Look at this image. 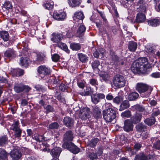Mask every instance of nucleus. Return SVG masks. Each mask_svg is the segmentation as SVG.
Masks as SVG:
<instances>
[{"mask_svg":"<svg viewBox=\"0 0 160 160\" xmlns=\"http://www.w3.org/2000/svg\"><path fill=\"white\" fill-rule=\"evenodd\" d=\"M131 108L133 110H136L137 111L140 112H142L144 110V109L142 107L138 105H134Z\"/></svg>","mask_w":160,"mask_h":160,"instance_id":"43","label":"nucleus"},{"mask_svg":"<svg viewBox=\"0 0 160 160\" xmlns=\"http://www.w3.org/2000/svg\"><path fill=\"white\" fill-rule=\"evenodd\" d=\"M34 138L35 140L39 142H42V146L45 147L43 149V151L44 152L48 151L49 152L50 149L48 148L49 147L48 144H47L45 141L43 142L44 140V138L43 136L36 135L34 136Z\"/></svg>","mask_w":160,"mask_h":160,"instance_id":"8","label":"nucleus"},{"mask_svg":"<svg viewBox=\"0 0 160 160\" xmlns=\"http://www.w3.org/2000/svg\"><path fill=\"white\" fill-rule=\"evenodd\" d=\"M44 108L46 110L47 113L52 112L53 110L52 107L49 105H48L46 107L44 106Z\"/></svg>","mask_w":160,"mask_h":160,"instance_id":"58","label":"nucleus"},{"mask_svg":"<svg viewBox=\"0 0 160 160\" xmlns=\"http://www.w3.org/2000/svg\"><path fill=\"white\" fill-rule=\"evenodd\" d=\"M85 30L86 27L85 26L82 24L80 25L77 30V36L80 37L85 32Z\"/></svg>","mask_w":160,"mask_h":160,"instance_id":"29","label":"nucleus"},{"mask_svg":"<svg viewBox=\"0 0 160 160\" xmlns=\"http://www.w3.org/2000/svg\"><path fill=\"white\" fill-rule=\"evenodd\" d=\"M61 151V148L55 147L52 150L50 153L53 157L57 158L59 157Z\"/></svg>","mask_w":160,"mask_h":160,"instance_id":"17","label":"nucleus"},{"mask_svg":"<svg viewBox=\"0 0 160 160\" xmlns=\"http://www.w3.org/2000/svg\"><path fill=\"white\" fill-rule=\"evenodd\" d=\"M146 51L150 55L153 56V54L154 53V50L152 47L147 46Z\"/></svg>","mask_w":160,"mask_h":160,"instance_id":"52","label":"nucleus"},{"mask_svg":"<svg viewBox=\"0 0 160 160\" xmlns=\"http://www.w3.org/2000/svg\"><path fill=\"white\" fill-rule=\"evenodd\" d=\"M90 113L88 108H83L81 109L79 112V116L82 119H86L89 118Z\"/></svg>","mask_w":160,"mask_h":160,"instance_id":"7","label":"nucleus"},{"mask_svg":"<svg viewBox=\"0 0 160 160\" xmlns=\"http://www.w3.org/2000/svg\"><path fill=\"white\" fill-rule=\"evenodd\" d=\"M3 6L4 8L7 10L11 9L12 7L11 3L8 1H7L5 2L3 4Z\"/></svg>","mask_w":160,"mask_h":160,"instance_id":"50","label":"nucleus"},{"mask_svg":"<svg viewBox=\"0 0 160 160\" xmlns=\"http://www.w3.org/2000/svg\"><path fill=\"white\" fill-rule=\"evenodd\" d=\"M54 3L52 1H47L43 5V7L45 9L48 10L52 9L53 7Z\"/></svg>","mask_w":160,"mask_h":160,"instance_id":"32","label":"nucleus"},{"mask_svg":"<svg viewBox=\"0 0 160 160\" xmlns=\"http://www.w3.org/2000/svg\"><path fill=\"white\" fill-rule=\"evenodd\" d=\"M8 82L7 78L0 76V83H6Z\"/></svg>","mask_w":160,"mask_h":160,"instance_id":"63","label":"nucleus"},{"mask_svg":"<svg viewBox=\"0 0 160 160\" xmlns=\"http://www.w3.org/2000/svg\"><path fill=\"white\" fill-rule=\"evenodd\" d=\"M79 60L82 62H85L88 61V57L85 54L82 53H79L78 54Z\"/></svg>","mask_w":160,"mask_h":160,"instance_id":"36","label":"nucleus"},{"mask_svg":"<svg viewBox=\"0 0 160 160\" xmlns=\"http://www.w3.org/2000/svg\"><path fill=\"white\" fill-rule=\"evenodd\" d=\"M137 60V61H138L139 62V63L140 64H141L143 65H146L147 68V66H148V67L149 66L148 64L147 65L146 64H145L147 62V59L145 57L141 58L138 59V60Z\"/></svg>","mask_w":160,"mask_h":160,"instance_id":"49","label":"nucleus"},{"mask_svg":"<svg viewBox=\"0 0 160 160\" xmlns=\"http://www.w3.org/2000/svg\"><path fill=\"white\" fill-rule=\"evenodd\" d=\"M57 45L60 48L67 52H68V47L65 44L61 42H60L57 44Z\"/></svg>","mask_w":160,"mask_h":160,"instance_id":"44","label":"nucleus"},{"mask_svg":"<svg viewBox=\"0 0 160 160\" xmlns=\"http://www.w3.org/2000/svg\"><path fill=\"white\" fill-rule=\"evenodd\" d=\"M138 94L136 92H133L129 94L128 96V99L130 101L135 100L138 98Z\"/></svg>","mask_w":160,"mask_h":160,"instance_id":"33","label":"nucleus"},{"mask_svg":"<svg viewBox=\"0 0 160 160\" xmlns=\"http://www.w3.org/2000/svg\"><path fill=\"white\" fill-rule=\"evenodd\" d=\"M14 89L16 92L19 93L24 90L23 85L21 83H15Z\"/></svg>","mask_w":160,"mask_h":160,"instance_id":"23","label":"nucleus"},{"mask_svg":"<svg viewBox=\"0 0 160 160\" xmlns=\"http://www.w3.org/2000/svg\"><path fill=\"white\" fill-rule=\"evenodd\" d=\"M51 40L53 42L57 44L63 38L62 34L57 33H53L51 36Z\"/></svg>","mask_w":160,"mask_h":160,"instance_id":"12","label":"nucleus"},{"mask_svg":"<svg viewBox=\"0 0 160 160\" xmlns=\"http://www.w3.org/2000/svg\"><path fill=\"white\" fill-rule=\"evenodd\" d=\"M123 100L121 96H117L114 98L113 99V102L116 104H118L120 103Z\"/></svg>","mask_w":160,"mask_h":160,"instance_id":"48","label":"nucleus"},{"mask_svg":"<svg viewBox=\"0 0 160 160\" xmlns=\"http://www.w3.org/2000/svg\"><path fill=\"white\" fill-rule=\"evenodd\" d=\"M62 147L64 148H67L68 150L74 154H77L80 151V149L72 142L69 143H63Z\"/></svg>","mask_w":160,"mask_h":160,"instance_id":"6","label":"nucleus"},{"mask_svg":"<svg viewBox=\"0 0 160 160\" xmlns=\"http://www.w3.org/2000/svg\"><path fill=\"white\" fill-rule=\"evenodd\" d=\"M103 118L107 122H111L116 116L115 111L110 108L103 110Z\"/></svg>","mask_w":160,"mask_h":160,"instance_id":"4","label":"nucleus"},{"mask_svg":"<svg viewBox=\"0 0 160 160\" xmlns=\"http://www.w3.org/2000/svg\"><path fill=\"white\" fill-rule=\"evenodd\" d=\"M105 95L102 93H96L91 96L92 101L94 104H96L100 102V99L105 98Z\"/></svg>","mask_w":160,"mask_h":160,"instance_id":"11","label":"nucleus"},{"mask_svg":"<svg viewBox=\"0 0 160 160\" xmlns=\"http://www.w3.org/2000/svg\"><path fill=\"white\" fill-rule=\"evenodd\" d=\"M77 83L78 86L80 88H83L84 87V83L82 81L78 82Z\"/></svg>","mask_w":160,"mask_h":160,"instance_id":"64","label":"nucleus"},{"mask_svg":"<svg viewBox=\"0 0 160 160\" xmlns=\"http://www.w3.org/2000/svg\"><path fill=\"white\" fill-rule=\"evenodd\" d=\"M45 57L44 53L38 52L37 54V60L40 62H42Z\"/></svg>","mask_w":160,"mask_h":160,"instance_id":"41","label":"nucleus"},{"mask_svg":"<svg viewBox=\"0 0 160 160\" xmlns=\"http://www.w3.org/2000/svg\"><path fill=\"white\" fill-rule=\"evenodd\" d=\"M4 56L9 58H12L16 56V54L13 49L9 48L5 52Z\"/></svg>","mask_w":160,"mask_h":160,"instance_id":"16","label":"nucleus"},{"mask_svg":"<svg viewBox=\"0 0 160 160\" xmlns=\"http://www.w3.org/2000/svg\"><path fill=\"white\" fill-rule=\"evenodd\" d=\"M0 35L1 38L5 41L8 39L9 34L8 32L6 31H2L0 32Z\"/></svg>","mask_w":160,"mask_h":160,"instance_id":"37","label":"nucleus"},{"mask_svg":"<svg viewBox=\"0 0 160 160\" xmlns=\"http://www.w3.org/2000/svg\"><path fill=\"white\" fill-rule=\"evenodd\" d=\"M73 138L72 132L69 131L64 134L63 138L64 143H69L72 140Z\"/></svg>","mask_w":160,"mask_h":160,"instance_id":"13","label":"nucleus"},{"mask_svg":"<svg viewBox=\"0 0 160 160\" xmlns=\"http://www.w3.org/2000/svg\"><path fill=\"white\" fill-rule=\"evenodd\" d=\"M59 126L58 124L56 122L51 123L49 125V128L50 129L57 128Z\"/></svg>","mask_w":160,"mask_h":160,"instance_id":"55","label":"nucleus"},{"mask_svg":"<svg viewBox=\"0 0 160 160\" xmlns=\"http://www.w3.org/2000/svg\"><path fill=\"white\" fill-rule=\"evenodd\" d=\"M140 12L137 15L135 20L133 18H131L130 20V22L132 23H134L135 22L142 23L146 20V17L145 15V12H143L142 9H139Z\"/></svg>","mask_w":160,"mask_h":160,"instance_id":"5","label":"nucleus"},{"mask_svg":"<svg viewBox=\"0 0 160 160\" xmlns=\"http://www.w3.org/2000/svg\"><path fill=\"white\" fill-rule=\"evenodd\" d=\"M153 147L157 149H160V140H158L153 144Z\"/></svg>","mask_w":160,"mask_h":160,"instance_id":"56","label":"nucleus"},{"mask_svg":"<svg viewBox=\"0 0 160 160\" xmlns=\"http://www.w3.org/2000/svg\"><path fill=\"white\" fill-rule=\"evenodd\" d=\"M130 106L129 102L127 100L124 101L121 104L119 110L122 111L125 109L127 108Z\"/></svg>","mask_w":160,"mask_h":160,"instance_id":"30","label":"nucleus"},{"mask_svg":"<svg viewBox=\"0 0 160 160\" xmlns=\"http://www.w3.org/2000/svg\"><path fill=\"white\" fill-rule=\"evenodd\" d=\"M148 159L147 156L141 153L136 156L134 160H148Z\"/></svg>","mask_w":160,"mask_h":160,"instance_id":"31","label":"nucleus"},{"mask_svg":"<svg viewBox=\"0 0 160 160\" xmlns=\"http://www.w3.org/2000/svg\"><path fill=\"white\" fill-rule=\"evenodd\" d=\"M100 65V62L98 60L94 61L92 63V67L93 69H97L99 66Z\"/></svg>","mask_w":160,"mask_h":160,"instance_id":"53","label":"nucleus"},{"mask_svg":"<svg viewBox=\"0 0 160 160\" xmlns=\"http://www.w3.org/2000/svg\"><path fill=\"white\" fill-rule=\"evenodd\" d=\"M38 72L41 78L49 74L50 73V69L44 65H41L39 67L38 69Z\"/></svg>","mask_w":160,"mask_h":160,"instance_id":"9","label":"nucleus"},{"mask_svg":"<svg viewBox=\"0 0 160 160\" xmlns=\"http://www.w3.org/2000/svg\"><path fill=\"white\" fill-rule=\"evenodd\" d=\"M105 52V50L102 48H100L97 49L93 53L94 56L96 58H98L99 55H101L103 56Z\"/></svg>","mask_w":160,"mask_h":160,"instance_id":"26","label":"nucleus"},{"mask_svg":"<svg viewBox=\"0 0 160 160\" xmlns=\"http://www.w3.org/2000/svg\"><path fill=\"white\" fill-rule=\"evenodd\" d=\"M98 141V139L97 138H94L92 139L89 142V145L91 147H94L96 146L97 142Z\"/></svg>","mask_w":160,"mask_h":160,"instance_id":"45","label":"nucleus"},{"mask_svg":"<svg viewBox=\"0 0 160 160\" xmlns=\"http://www.w3.org/2000/svg\"><path fill=\"white\" fill-rule=\"evenodd\" d=\"M30 63L29 59L27 57H22L20 58V64L22 66L26 67Z\"/></svg>","mask_w":160,"mask_h":160,"instance_id":"21","label":"nucleus"},{"mask_svg":"<svg viewBox=\"0 0 160 160\" xmlns=\"http://www.w3.org/2000/svg\"><path fill=\"white\" fill-rule=\"evenodd\" d=\"M131 70L134 73L145 72L147 71V68L146 67V65L140 64L138 61L136 60L133 63L131 67Z\"/></svg>","mask_w":160,"mask_h":160,"instance_id":"2","label":"nucleus"},{"mask_svg":"<svg viewBox=\"0 0 160 160\" xmlns=\"http://www.w3.org/2000/svg\"><path fill=\"white\" fill-rule=\"evenodd\" d=\"M68 1L69 6L72 8L79 5L81 2V0H68Z\"/></svg>","mask_w":160,"mask_h":160,"instance_id":"27","label":"nucleus"},{"mask_svg":"<svg viewBox=\"0 0 160 160\" xmlns=\"http://www.w3.org/2000/svg\"><path fill=\"white\" fill-rule=\"evenodd\" d=\"M7 140V138L6 136H3L0 138V144L2 145L5 144Z\"/></svg>","mask_w":160,"mask_h":160,"instance_id":"57","label":"nucleus"},{"mask_svg":"<svg viewBox=\"0 0 160 160\" xmlns=\"http://www.w3.org/2000/svg\"><path fill=\"white\" fill-rule=\"evenodd\" d=\"M19 124V122L18 121L15 122L12 125V129L14 131L18 130V129H20L18 127Z\"/></svg>","mask_w":160,"mask_h":160,"instance_id":"51","label":"nucleus"},{"mask_svg":"<svg viewBox=\"0 0 160 160\" xmlns=\"http://www.w3.org/2000/svg\"><path fill=\"white\" fill-rule=\"evenodd\" d=\"M66 17V14L64 12H54L52 15L53 18L58 21L63 20Z\"/></svg>","mask_w":160,"mask_h":160,"instance_id":"10","label":"nucleus"},{"mask_svg":"<svg viewBox=\"0 0 160 160\" xmlns=\"http://www.w3.org/2000/svg\"><path fill=\"white\" fill-rule=\"evenodd\" d=\"M12 75L13 76H19L24 74V71L19 68L13 69L11 71Z\"/></svg>","mask_w":160,"mask_h":160,"instance_id":"22","label":"nucleus"},{"mask_svg":"<svg viewBox=\"0 0 160 160\" xmlns=\"http://www.w3.org/2000/svg\"><path fill=\"white\" fill-rule=\"evenodd\" d=\"M132 122L129 119H127L124 121L123 129L126 132H128L132 130L133 125Z\"/></svg>","mask_w":160,"mask_h":160,"instance_id":"14","label":"nucleus"},{"mask_svg":"<svg viewBox=\"0 0 160 160\" xmlns=\"http://www.w3.org/2000/svg\"><path fill=\"white\" fill-rule=\"evenodd\" d=\"M142 118V114L141 113L137 112L131 118V121L134 124L140 122Z\"/></svg>","mask_w":160,"mask_h":160,"instance_id":"19","label":"nucleus"},{"mask_svg":"<svg viewBox=\"0 0 160 160\" xmlns=\"http://www.w3.org/2000/svg\"><path fill=\"white\" fill-rule=\"evenodd\" d=\"M152 77L154 78H160V73L159 72H156L152 73L151 74Z\"/></svg>","mask_w":160,"mask_h":160,"instance_id":"62","label":"nucleus"},{"mask_svg":"<svg viewBox=\"0 0 160 160\" xmlns=\"http://www.w3.org/2000/svg\"><path fill=\"white\" fill-rule=\"evenodd\" d=\"M73 19L76 22L82 20L84 18V16L82 12L79 11L76 12L74 14Z\"/></svg>","mask_w":160,"mask_h":160,"instance_id":"18","label":"nucleus"},{"mask_svg":"<svg viewBox=\"0 0 160 160\" xmlns=\"http://www.w3.org/2000/svg\"><path fill=\"white\" fill-rule=\"evenodd\" d=\"M128 48L131 52H134L137 48L136 42L134 41L130 42L128 45Z\"/></svg>","mask_w":160,"mask_h":160,"instance_id":"24","label":"nucleus"},{"mask_svg":"<svg viewBox=\"0 0 160 160\" xmlns=\"http://www.w3.org/2000/svg\"><path fill=\"white\" fill-rule=\"evenodd\" d=\"M70 47L73 50L77 51L80 49L81 47L80 44L73 42L71 44Z\"/></svg>","mask_w":160,"mask_h":160,"instance_id":"35","label":"nucleus"},{"mask_svg":"<svg viewBox=\"0 0 160 160\" xmlns=\"http://www.w3.org/2000/svg\"><path fill=\"white\" fill-rule=\"evenodd\" d=\"M93 111L95 117L97 118L99 117L101 114V111L99 108L96 106L93 108Z\"/></svg>","mask_w":160,"mask_h":160,"instance_id":"40","label":"nucleus"},{"mask_svg":"<svg viewBox=\"0 0 160 160\" xmlns=\"http://www.w3.org/2000/svg\"><path fill=\"white\" fill-rule=\"evenodd\" d=\"M10 156L14 160H18L21 156V153L17 149H15L10 152Z\"/></svg>","mask_w":160,"mask_h":160,"instance_id":"15","label":"nucleus"},{"mask_svg":"<svg viewBox=\"0 0 160 160\" xmlns=\"http://www.w3.org/2000/svg\"><path fill=\"white\" fill-rule=\"evenodd\" d=\"M15 131V135L17 137H19L21 136V130L20 129L14 131Z\"/></svg>","mask_w":160,"mask_h":160,"instance_id":"61","label":"nucleus"},{"mask_svg":"<svg viewBox=\"0 0 160 160\" xmlns=\"http://www.w3.org/2000/svg\"><path fill=\"white\" fill-rule=\"evenodd\" d=\"M90 83L92 85L95 86L98 84V83L97 81L94 79H91L90 80Z\"/></svg>","mask_w":160,"mask_h":160,"instance_id":"60","label":"nucleus"},{"mask_svg":"<svg viewBox=\"0 0 160 160\" xmlns=\"http://www.w3.org/2000/svg\"><path fill=\"white\" fill-rule=\"evenodd\" d=\"M63 122L66 126L69 127L72 125L73 121L71 118L66 117L64 118Z\"/></svg>","mask_w":160,"mask_h":160,"instance_id":"25","label":"nucleus"},{"mask_svg":"<svg viewBox=\"0 0 160 160\" xmlns=\"http://www.w3.org/2000/svg\"><path fill=\"white\" fill-rule=\"evenodd\" d=\"M136 128L138 131H144L146 129V127L142 123H140L136 126Z\"/></svg>","mask_w":160,"mask_h":160,"instance_id":"46","label":"nucleus"},{"mask_svg":"<svg viewBox=\"0 0 160 160\" xmlns=\"http://www.w3.org/2000/svg\"><path fill=\"white\" fill-rule=\"evenodd\" d=\"M141 145L139 143H136L134 146V149L132 150L131 148L129 149L128 151H130L132 153V155L134 154L135 153L134 151L135 150L137 151L139 150L141 147Z\"/></svg>","mask_w":160,"mask_h":160,"instance_id":"39","label":"nucleus"},{"mask_svg":"<svg viewBox=\"0 0 160 160\" xmlns=\"http://www.w3.org/2000/svg\"><path fill=\"white\" fill-rule=\"evenodd\" d=\"M136 88L138 92L142 94L144 93V95L142 94V97H148L150 94L152 88L150 86L146 84L142 83H137L136 86Z\"/></svg>","mask_w":160,"mask_h":160,"instance_id":"1","label":"nucleus"},{"mask_svg":"<svg viewBox=\"0 0 160 160\" xmlns=\"http://www.w3.org/2000/svg\"><path fill=\"white\" fill-rule=\"evenodd\" d=\"M112 82L115 87L120 88L125 86L126 80L123 76L118 74L114 76Z\"/></svg>","mask_w":160,"mask_h":160,"instance_id":"3","label":"nucleus"},{"mask_svg":"<svg viewBox=\"0 0 160 160\" xmlns=\"http://www.w3.org/2000/svg\"><path fill=\"white\" fill-rule=\"evenodd\" d=\"M131 115V112L129 110H126L123 112L121 114V116L123 118H128Z\"/></svg>","mask_w":160,"mask_h":160,"instance_id":"47","label":"nucleus"},{"mask_svg":"<svg viewBox=\"0 0 160 160\" xmlns=\"http://www.w3.org/2000/svg\"><path fill=\"white\" fill-rule=\"evenodd\" d=\"M157 0H154L156 2ZM148 0H139L138 3V6L140 8L139 9H142V11L143 12H145L146 10V3L147 1Z\"/></svg>","mask_w":160,"mask_h":160,"instance_id":"20","label":"nucleus"},{"mask_svg":"<svg viewBox=\"0 0 160 160\" xmlns=\"http://www.w3.org/2000/svg\"><path fill=\"white\" fill-rule=\"evenodd\" d=\"M0 160H7L6 152L2 149H0Z\"/></svg>","mask_w":160,"mask_h":160,"instance_id":"38","label":"nucleus"},{"mask_svg":"<svg viewBox=\"0 0 160 160\" xmlns=\"http://www.w3.org/2000/svg\"><path fill=\"white\" fill-rule=\"evenodd\" d=\"M148 22L149 25L153 27H156L159 24L160 21L158 19H154L148 20Z\"/></svg>","mask_w":160,"mask_h":160,"instance_id":"28","label":"nucleus"},{"mask_svg":"<svg viewBox=\"0 0 160 160\" xmlns=\"http://www.w3.org/2000/svg\"><path fill=\"white\" fill-rule=\"evenodd\" d=\"M52 58L53 61L57 62L59 59V56L57 54H54L52 56Z\"/></svg>","mask_w":160,"mask_h":160,"instance_id":"59","label":"nucleus"},{"mask_svg":"<svg viewBox=\"0 0 160 160\" xmlns=\"http://www.w3.org/2000/svg\"><path fill=\"white\" fill-rule=\"evenodd\" d=\"M91 88H88L83 92H80L79 94L82 96H86L90 95L91 93Z\"/></svg>","mask_w":160,"mask_h":160,"instance_id":"42","label":"nucleus"},{"mask_svg":"<svg viewBox=\"0 0 160 160\" xmlns=\"http://www.w3.org/2000/svg\"><path fill=\"white\" fill-rule=\"evenodd\" d=\"M155 119L154 117H152L147 118L144 120V122L148 126H151L154 124Z\"/></svg>","mask_w":160,"mask_h":160,"instance_id":"34","label":"nucleus"},{"mask_svg":"<svg viewBox=\"0 0 160 160\" xmlns=\"http://www.w3.org/2000/svg\"><path fill=\"white\" fill-rule=\"evenodd\" d=\"M88 156L91 160L96 159L97 158V155L94 152L90 153Z\"/></svg>","mask_w":160,"mask_h":160,"instance_id":"54","label":"nucleus"}]
</instances>
